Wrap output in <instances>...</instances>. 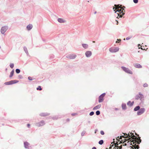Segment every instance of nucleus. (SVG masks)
I'll return each mask as SVG.
<instances>
[{
	"label": "nucleus",
	"mask_w": 149,
	"mask_h": 149,
	"mask_svg": "<svg viewBox=\"0 0 149 149\" xmlns=\"http://www.w3.org/2000/svg\"><path fill=\"white\" fill-rule=\"evenodd\" d=\"M114 6L115 7H113V8L114 11H115L116 10H117V11L120 13V14H118V16H119L120 17H121L124 14L123 11L124 10V11L125 12V10L124 9L119 6V5H115ZM116 12V11L115 13Z\"/></svg>",
	"instance_id": "1"
},
{
	"label": "nucleus",
	"mask_w": 149,
	"mask_h": 149,
	"mask_svg": "<svg viewBox=\"0 0 149 149\" xmlns=\"http://www.w3.org/2000/svg\"><path fill=\"white\" fill-rule=\"evenodd\" d=\"M141 141L140 139V137L139 136L138 137L136 138L134 140V142L133 143H131L130 144L134 147L135 149H138L139 148V146L138 144H140Z\"/></svg>",
	"instance_id": "2"
},
{
	"label": "nucleus",
	"mask_w": 149,
	"mask_h": 149,
	"mask_svg": "<svg viewBox=\"0 0 149 149\" xmlns=\"http://www.w3.org/2000/svg\"><path fill=\"white\" fill-rule=\"evenodd\" d=\"M123 134L125 136H127L124 137L123 136H120V137L119 138V139H122V137H123L124 139L125 140V141L123 142V143H125L124 145L125 146H126L127 145L126 142L127 141V143H128L130 142V141L129 140L131 139V136L129 134H128L126 133H124Z\"/></svg>",
	"instance_id": "3"
},
{
	"label": "nucleus",
	"mask_w": 149,
	"mask_h": 149,
	"mask_svg": "<svg viewBox=\"0 0 149 149\" xmlns=\"http://www.w3.org/2000/svg\"><path fill=\"white\" fill-rule=\"evenodd\" d=\"M121 68L125 72L128 74H133L132 72L128 68L123 66Z\"/></svg>",
	"instance_id": "4"
},
{
	"label": "nucleus",
	"mask_w": 149,
	"mask_h": 149,
	"mask_svg": "<svg viewBox=\"0 0 149 149\" xmlns=\"http://www.w3.org/2000/svg\"><path fill=\"white\" fill-rule=\"evenodd\" d=\"M119 50V48L118 47H111L109 49V51L112 53H115L118 52Z\"/></svg>",
	"instance_id": "5"
},
{
	"label": "nucleus",
	"mask_w": 149,
	"mask_h": 149,
	"mask_svg": "<svg viewBox=\"0 0 149 149\" xmlns=\"http://www.w3.org/2000/svg\"><path fill=\"white\" fill-rule=\"evenodd\" d=\"M105 95V93H104L101 95L99 97V102H103L104 100V97Z\"/></svg>",
	"instance_id": "6"
},
{
	"label": "nucleus",
	"mask_w": 149,
	"mask_h": 149,
	"mask_svg": "<svg viewBox=\"0 0 149 149\" xmlns=\"http://www.w3.org/2000/svg\"><path fill=\"white\" fill-rule=\"evenodd\" d=\"M145 111V109L144 108H141L139 110L137 113L138 115H140L143 113Z\"/></svg>",
	"instance_id": "7"
},
{
	"label": "nucleus",
	"mask_w": 149,
	"mask_h": 149,
	"mask_svg": "<svg viewBox=\"0 0 149 149\" xmlns=\"http://www.w3.org/2000/svg\"><path fill=\"white\" fill-rule=\"evenodd\" d=\"M7 29L8 28L6 26L2 27L1 28V33L3 34H4L7 30Z\"/></svg>",
	"instance_id": "8"
},
{
	"label": "nucleus",
	"mask_w": 149,
	"mask_h": 149,
	"mask_svg": "<svg viewBox=\"0 0 149 149\" xmlns=\"http://www.w3.org/2000/svg\"><path fill=\"white\" fill-rule=\"evenodd\" d=\"M76 56L74 54H70L68 55L67 56V58L70 59H74L75 58Z\"/></svg>",
	"instance_id": "9"
},
{
	"label": "nucleus",
	"mask_w": 149,
	"mask_h": 149,
	"mask_svg": "<svg viewBox=\"0 0 149 149\" xmlns=\"http://www.w3.org/2000/svg\"><path fill=\"white\" fill-rule=\"evenodd\" d=\"M131 134H132V135H133V136H132L131 137L132 139H131V138L129 140L130 141V143H133V142H134V140L136 139V136L134 135L133 133L132 134V133H131ZM131 143H130L131 144Z\"/></svg>",
	"instance_id": "10"
},
{
	"label": "nucleus",
	"mask_w": 149,
	"mask_h": 149,
	"mask_svg": "<svg viewBox=\"0 0 149 149\" xmlns=\"http://www.w3.org/2000/svg\"><path fill=\"white\" fill-rule=\"evenodd\" d=\"M45 124V123L44 121L43 120H42L40 122L37 123H36V125L38 126H40L44 125Z\"/></svg>",
	"instance_id": "11"
},
{
	"label": "nucleus",
	"mask_w": 149,
	"mask_h": 149,
	"mask_svg": "<svg viewBox=\"0 0 149 149\" xmlns=\"http://www.w3.org/2000/svg\"><path fill=\"white\" fill-rule=\"evenodd\" d=\"M143 98V95L141 94V93H139V96H136V99H138L139 98L141 100H142Z\"/></svg>",
	"instance_id": "12"
},
{
	"label": "nucleus",
	"mask_w": 149,
	"mask_h": 149,
	"mask_svg": "<svg viewBox=\"0 0 149 149\" xmlns=\"http://www.w3.org/2000/svg\"><path fill=\"white\" fill-rule=\"evenodd\" d=\"M85 54L87 57H89L91 56L92 53L91 51H88L86 52Z\"/></svg>",
	"instance_id": "13"
},
{
	"label": "nucleus",
	"mask_w": 149,
	"mask_h": 149,
	"mask_svg": "<svg viewBox=\"0 0 149 149\" xmlns=\"http://www.w3.org/2000/svg\"><path fill=\"white\" fill-rule=\"evenodd\" d=\"M134 66L137 68H142V66L139 64L138 63H135L134 65Z\"/></svg>",
	"instance_id": "14"
},
{
	"label": "nucleus",
	"mask_w": 149,
	"mask_h": 149,
	"mask_svg": "<svg viewBox=\"0 0 149 149\" xmlns=\"http://www.w3.org/2000/svg\"><path fill=\"white\" fill-rule=\"evenodd\" d=\"M33 27V26L31 24H29L26 27L27 29L28 30H31Z\"/></svg>",
	"instance_id": "15"
},
{
	"label": "nucleus",
	"mask_w": 149,
	"mask_h": 149,
	"mask_svg": "<svg viewBox=\"0 0 149 149\" xmlns=\"http://www.w3.org/2000/svg\"><path fill=\"white\" fill-rule=\"evenodd\" d=\"M58 21L61 23H64L65 22V20H64L63 19L61 18H58Z\"/></svg>",
	"instance_id": "16"
},
{
	"label": "nucleus",
	"mask_w": 149,
	"mask_h": 149,
	"mask_svg": "<svg viewBox=\"0 0 149 149\" xmlns=\"http://www.w3.org/2000/svg\"><path fill=\"white\" fill-rule=\"evenodd\" d=\"M101 107V104H100L98 105L97 106H96L94 107V108H93V110H97V109H98L100 108Z\"/></svg>",
	"instance_id": "17"
},
{
	"label": "nucleus",
	"mask_w": 149,
	"mask_h": 149,
	"mask_svg": "<svg viewBox=\"0 0 149 149\" xmlns=\"http://www.w3.org/2000/svg\"><path fill=\"white\" fill-rule=\"evenodd\" d=\"M10 84H15L18 82V81L17 80H14L10 81Z\"/></svg>",
	"instance_id": "18"
},
{
	"label": "nucleus",
	"mask_w": 149,
	"mask_h": 149,
	"mask_svg": "<svg viewBox=\"0 0 149 149\" xmlns=\"http://www.w3.org/2000/svg\"><path fill=\"white\" fill-rule=\"evenodd\" d=\"M134 102H131V101H129L127 103V104L129 106H132L134 104Z\"/></svg>",
	"instance_id": "19"
},
{
	"label": "nucleus",
	"mask_w": 149,
	"mask_h": 149,
	"mask_svg": "<svg viewBox=\"0 0 149 149\" xmlns=\"http://www.w3.org/2000/svg\"><path fill=\"white\" fill-rule=\"evenodd\" d=\"M24 144L25 147L26 148H28V146L29 144V143L26 142H24Z\"/></svg>",
	"instance_id": "20"
},
{
	"label": "nucleus",
	"mask_w": 149,
	"mask_h": 149,
	"mask_svg": "<svg viewBox=\"0 0 149 149\" xmlns=\"http://www.w3.org/2000/svg\"><path fill=\"white\" fill-rule=\"evenodd\" d=\"M140 107L139 106H137L134 109V110L135 111L138 110L140 109Z\"/></svg>",
	"instance_id": "21"
},
{
	"label": "nucleus",
	"mask_w": 149,
	"mask_h": 149,
	"mask_svg": "<svg viewBox=\"0 0 149 149\" xmlns=\"http://www.w3.org/2000/svg\"><path fill=\"white\" fill-rule=\"evenodd\" d=\"M122 108L123 109H125L126 108V106L125 104H123L122 105Z\"/></svg>",
	"instance_id": "22"
},
{
	"label": "nucleus",
	"mask_w": 149,
	"mask_h": 149,
	"mask_svg": "<svg viewBox=\"0 0 149 149\" xmlns=\"http://www.w3.org/2000/svg\"><path fill=\"white\" fill-rule=\"evenodd\" d=\"M83 47L85 48H87L88 47V45L86 44H83L82 45Z\"/></svg>",
	"instance_id": "23"
},
{
	"label": "nucleus",
	"mask_w": 149,
	"mask_h": 149,
	"mask_svg": "<svg viewBox=\"0 0 149 149\" xmlns=\"http://www.w3.org/2000/svg\"><path fill=\"white\" fill-rule=\"evenodd\" d=\"M14 70H13L11 72H10V77H11L13 75V74H14Z\"/></svg>",
	"instance_id": "24"
},
{
	"label": "nucleus",
	"mask_w": 149,
	"mask_h": 149,
	"mask_svg": "<svg viewBox=\"0 0 149 149\" xmlns=\"http://www.w3.org/2000/svg\"><path fill=\"white\" fill-rule=\"evenodd\" d=\"M113 143H114L115 147H118V144L117 143H115L114 141L112 143H111V144H112Z\"/></svg>",
	"instance_id": "25"
},
{
	"label": "nucleus",
	"mask_w": 149,
	"mask_h": 149,
	"mask_svg": "<svg viewBox=\"0 0 149 149\" xmlns=\"http://www.w3.org/2000/svg\"><path fill=\"white\" fill-rule=\"evenodd\" d=\"M103 141L101 140L99 142V143L100 145H102L103 143Z\"/></svg>",
	"instance_id": "26"
},
{
	"label": "nucleus",
	"mask_w": 149,
	"mask_h": 149,
	"mask_svg": "<svg viewBox=\"0 0 149 149\" xmlns=\"http://www.w3.org/2000/svg\"><path fill=\"white\" fill-rule=\"evenodd\" d=\"M4 84L6 85H11L10 84V81L6 82L4 83Z\"/></svg>",
	"instance_id": "27"
},
{
	"label": "nucleus",
	"mask_w": 149,
	"mask_h": 149,
	"mask_svg": "<svg viewBox=\"0 0 149 149\" xmlns=\"http://www.w3.org/2000/svg\"><path fill=\"white\" fill-rule=\"evenodd\" d=\"M10 67L11 68H13L14 66V65L13 63H11L10 65Z\"/></svg>",
	"instance_id": "28"
},
{
	"label": "nucleus",
	"mask_w": 149,
	"mask_h": 149,
	"mask_svg": "<svg viewBox=\"0 0 149 149\" xmlns=\"http://www.w3.org/2000/svg\"><path fill=\"white\" fill-rule=\"evenodd\" d=\"M16 72L17 73H19L20 72V70L19 69H16Z\"/></svg>",
	"instance_id": "29"
},
{
	"label": "nucleus",
	"mask_w": 149,
	"mask_h": 149,
	"mask_svg": "<svg viewBox=\"0 0 149 149\" xmlns=\"http://www.w3.org/2000/svg\"><path fill=\"white\" fill-rule=\"evenodd\" d=\"M42 89L40 86H39L38 88H37V90H38L41 91Z\"/></svg>",
	"instance_id": "30"
},
{
	"label": "nucleus",
	"mask_w": 149,
	"mask_h": 149,
	"mask_svg": "<svg viewBox=\"0 0 149 149\" xmlns=\"http://www.w3.org/2000/svg\"><path fill=\"white\" fill-rule=\"evenodd\" d=\"M96 113L97 115H98L100 113V111H96Z\"/></svg>",
	"instance_id": "31"
},
{
	"label": "nucleus",
	"mask_w": 149,
	"mask_h": 149,
	"mask_svg": "<svg viewBox=\"0 0 149 149\" xmlns=\"http://www.w3.org/2000/svg\"><path fill=\"white\" fill-rule=\"evenodd\" d=\"M148 85L147 84L145 83V84H143L144 87H148Z\"/></svg>",
	"instance_id": "32"
},
{
	"label": "nucleus",
	"mask_w": 149,
	"mask_h": 149,
	"mask_svg": "<svg viewBox=\"0 0 149 149\" xmlns=\"http://www.w3.org/2000/svg\"><path fill=\"white\" fill-rule=\"evenodd\" d=\"M94 114V112L93 111H92V112H91L90 113V116H92Z\"/></svg>",
	"instance_id": "33"
},
{
	"label": "nucleus",
	"mask_w": 149,
	"mask_h": 149,
	"mask_svg": "<svg viewBox=\"0 0 149 149\" xmlns=\"http://www.w3.org/2000/svg\"><path fill=\"white\" fill-rule=\"evenodd\" d=\"M133 1L135 3H137L138 2V0H133Z\"/></svg>",
	"instance_id": "34"
},
{
	"label": "nucleus",
	"mask_w": 149,
	"mask_h": 149,
	"mask_svg": "<svg viewBox=\"0 0 149 149\" xmlns=\"http://www.w3.org/2000/svg\"><path fill=\"white\" fill-rule=\"evenodd\" d=\"M28 79L30 80H33L32 78L31 77H28Z\"/></svg>",
	"instance_id": "35"
},
{
	"label": "nucleus",
	"mask_w": 149,
	"mask_h": 149,
	"mask_svg": "<svg viewBox=\"0 0 149 149\" xmlns=\"http://www.w3.org/2000/svg\"><path fill=\"white\" fill-rule=\"evenodd\" d=\"M121 41V40L120 39H118L117 40V41H116V43H119Z\"/></svg>",
	"instance_id": "36"
},
{
	"label": "nucleus",
	"mask_w": 149,
	"mask_h": 149,
	"mask_svg": "<svg viewBox=\"0 0 149 149\" xmlns=\"http://www.w3.org/2000/svg\"><path fill=\"white\" fill-rule=\"evenodd\" d=\"M100 134H101L102 135H104V131H100Z\"/></svg>",
	"instance_id": "37"
},
{
	"label": "nucleus",
	"mask_w": 149,
	"mask_h": 149,
	"mask_svg": "<svg viewBox=\"0 0 149 149\" xmlns=\"http://www.w3.org/2000/svg\"><path fill=\"white\" fill-rule=\"evenodd\" d=\"M41 116H47L48 115L42 113V114H41Z\"/></svg>",
	"instance_id": "38"
},
{
	"label": "nucleus",
	"mask_w": 149,
	"mask_h": 149,
	"mask_svg": "<svg viewBox=\"0 0 149 149\" xmlns=\"http://www.w3.org/2000/svg\"><path fill=\"white\" fill-rule=\"evenodd\" d=\"M27 126L29 128L30 126V124H28L27 125Z\"/></svg>",
	"instance_id": "39"
},
{
	"label": "nucleus",
	"mask_w": 149,
	"mask_h": 149,
	"mask_svg": "<svg viewBox=\"0 0 149 149\" xmlns=\"http://www.w3.org/2000/svg\"><path fill=\"white\" fill-rule=\"evenodd\" d=\"M130 147H131V149H135V148H134V147H133V146L132 147L131 146Z\"/></svg>",
	"instance_id": "40"
},
{
	"label": "nucleus",
	"mask_w": 149,
	"mask_h": 149,
	"mask_svg": "<svg viewBox=\"0 0 149 149\" xmlns=\"http://www.w3.org/2000/svg\"><path fill=\"white\" fill-rule=\"evenodd\" d=\"M130 39V38H129V37H127L126 38V39L127 40H128Z\"/></svg>",
	"instance_id": "41"
},
{
	"label": "nucleus",
	"mask_w": 149,
	"mask_h": 149,
	"mask_svg": "<svg viewBox=\"0 0 149 149\" xmlns=\"http://www.w3.org/2000/svg\"><path fill=\"white\" fill-rule=\"evenodd\" d=\"M138 46L139 47V49H140V47H141V46L140 45H138Z\"/></svg>",
	"instance_id": "42"
},
{
	"label": "nucleus",
	"mask_w": 149,
	"mask_h": 149,
	"mask_svg": "<svg viewBox=\"0 0 149 149\" xmlns=\"http://www.w3.org/2000/svg\"><path fill=\"white\" fill-rule=\"evenodd\" d=\"M92 149H96V148L95 147H93L92 148Z\"/></svg>",
	"instance_id": "43"
},
{
	"label": "nucleus",
	"mask_w": 149,
	"mask_h": 149,
	"mask_svg": "<svg viewBox=\"0 0 149 149\" xmlns=\"http://www.w3.org/2000/svg\"><path fill=\"white\" fill-rule=\"evenodd\" d=\"M113 146V145H112L111 146H110L109 148V149H111L112 147Z\"/></svg>",
	"instance_id": "44"
},
{
	"label": "nucleus",
	"mask_w": 149,
	"mask_h": 149,
	"mask_svg": "<svg viewBox=\"0 0 149 149\" xmlns=\"http://www.w3.org/2000/svg\"><path fill=\"white\" fill-rule=\"evenodd\" d=\"M124 140H122L120 141V142L122 141L121 143L123 142V141Z\"/></svg>",
	"instance_id": "45"
},
{
	"label": "nucleus",
	"mask_w": 149,
	"mask_h": 149,
	"mask_svg": "<svg viewBox=\"0 0 149 149\" xmlns=\"http://www.w3.org/2000/svg\"><path fill=\"white\" fill-rule=\"evenodd\" d=\"M93 43H95V41H93Z\"/></svg>",
	"instance_id": "46"
},
{
	"label": "nucleus",
	"mask_w": 149,
	"mask_h": 149,
	"mask_svg": "<svg viewBox=\"0 0 149 149\" xmlns=\"http://www.w3.org/2000/svg\"><path fill=\"white\" fill-rule=\"evenodd\" d=\"M119 137L118 136V139H116L117 140H118V139Z\"/></svg>",
	"instance_id": "47"
},
{
	"label": "nucleus",
	"mask_w": 149,
	"mask_h": 149,
	"mask_svg": "<svg viewBox=\"0 0 149 149\" xmlns=\"http://www.w3.org/2000/svg\"><path fill=\"white\" fill-rule=\"evenodd\" d=\"M141 49L142 50L143 49H142V48H141Z\"/></svg>",
	"instance_id": "48"
},
{
	"label": "nucleus",
	"mask_w": 149,
	"mask_h": 149,
	"mask_svg": "<svg viewBox=\"0 0 149 149\" xmlns=\"http://www.w3.org/2000/svg\"><path fill=\"white\" fill-rule=\"evenodd\" d=\"M95 133H96V132H95Z\"/></svg>",
	"instance_id": "49"
}]
</instances>
